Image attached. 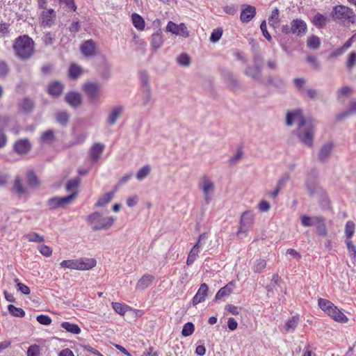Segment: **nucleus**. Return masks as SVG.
<instances>
[{"label":"nucleus","instance_id":"f3484780","mask_svg":"<svg viewBox=\"0 0 356 356\" xmlns=\"http://www.w3.org/2000/svg\"><path fill=\"white\" fill-rule=\"evenodd\" d=\"M209 288L207 284L202 283L199 289L197 290L196 294L192 299V304L193 305H196L203 301H204L206 297L207 296Z\"/></svg>","mask_w":356,"mask_h":356},{"label":"nucleus","instance_id":"6e6d98bb","mask_svg":"<svg viewBox=\"0 0 356 356\" xmlns=\"http://www.w3.org/2000/svg\"><path fill=\"white\" fill-rule=\"evenodd\" d=\"M26 238L30 242L42 243L44 241V236L36 232H31L26 234Z\"/></svg>","mask_w":356,"mask_h":356},{"label":"nucleus","instance_id":"49530a36","mask_svg":"<svg viewBox=\"0 0 356 356\" xmlns=\"http://www.w3.org/2000/svg\"><path fill=\"white\" fill-rule=\"evenodd\" d=\"M316 233L319 236H326L327 234V228L325 223V218L321 217L316 224Z\"/></svg>","mask_w":356,"mask_h":356},{"label":"nucleus","instance_id":"5fc2aeb1","mask_svg":"<svg viewBox=\"0 0 356 356\" xmlns=\"http://www.w3.org/2000/svg\"><path fill=\"white\" fill-rule=\"evenodd\" d=\"M113 193H105L102 197H101L96 202L95 205L97 207H102L105 204H106L107 203H108L109 202H111V200H112L113 198Z\"/></svg>","mask_w":356,"mask_h":356},{"label":"nucleus","instance_id":"a19ab883","mask_svg":"<svg viewBox=\"0 0 356 356\" xmlns=\"http://www.w3.org/2000/svg\"><path fill=\"white\" fill-rule=\"evenodd\" d=\"M327 22V18L323 14L317 13L312 19L313 24L317 28H323Z\"/></svg>","mask_w":356,"mask_h":356},{"label":"nucleus","instance_id":"37998d69","mask_svg":"<svg viewBox=\"0 0 356 356\" xmlns=\"http://www.w3.org/2000/svg\"><path fill=\"white\" fill-rule=\"evenodd\" d=\"M13 188L15 192L19 195H24L26 193V188L23 186L22 179L19 177H17L15 178Z\"/></svg>","mask_w":356,"mask_h":356},{"label":"nucleus","instance_id":"4c0bfd02","mask_svg":"<svg viewBox=\"0 0 356 356\" xmlns=\"http://www.w3.org/2000/svg\"><path fill=\"white\" fill-rule=\"evenodd\" d=\"M131 19L136 29L140 31H142L145 29V21L140 15L137 13H133L131 15Z\"/></svg>","mask_w":356,"mask_h":356},{"label":"nucleus","instance_id":"72a5a7b5","mask_svg":"<svg viewBox=\"0 0 356 356\" xmlns=\"http://www.w3.org/2000/svg\"><path fill=\"white\" fill-rule=\"evenodd\" d=\"M55 117L56 122L62 126H66L70 120V114L66 111L57 112Z\"/></svg>","mask_w":356,"mask_h":356},{"label":"nucleus","instance_id":"7c9ffc66","mask_svg":"<svg viewBox=\"0 0 356 356\" xmlns=\"http://www.w3.org/2000/svg\"><path fill=\"white\" fill-rule=\"evenodd\" d=\"M81 179L79 177H75L74 179H70L66 185V191L67 192H71V194H76V196L78 194L77 188L80 184Z\"/></svg>","mask_w":356,"mask_h":356},{"label":"nucleus","instance_id":"0e129e2a","mask_svg":"<svg viewBox=\"0 0 356 356\" xmlns=\"http://www.w3.org/2000/svg\"><path fill=\"white\" fill-rule=\"evenodd\" d=\"M222 29L221 28H218L214 29L210 36V40L213 42H218L222 35Z\"/></svg>","mask_w":356,"mask_h":356},{"label":"nucleus","instance_id":"8fccbe9b","mask_svg":"<svg viewBox=\"0 0 356 356\" xmlns=\"http://www.w3.org/2000/svg\"><path fill=\"white\" fill-rule=\"evenodd\" d=\"M299 318L298 316H293L289 318L285 323L284 328L286 331H293L298 325Z\"/></svg>","mask_w":356,"mask_h":356},{"label":"nucleus","instance_id":"b1692460","mask_svg":"<svg viewBox=\"0 0 356 356\" xmlns=\"http://www.w3.org/2000/svg\"><path fill=\"white\" fill-rule=\"evenodd\" d=\"M234 287V282H229L225 286L220 288L215 296V300L217 301L225 296H228L233 291Z\"/></svg>","mask_w":356,"mask_h":356},{"label":"nucleus","instance_id":"603ef678","mask_svg":"<svg viewBox=\"0 0 356 356\" xmlns=\"http://www.w3.org/2000/svg\"><path fill=\"white\" fill-rule=\"evenodd\" d=\"M194 331L195 326L193 323L191 322H188L184 325L181 330V334L183 337H189L194 332Z\"/></svg>","mask_w":356,"mask_h":356},{"label":"nucleus","instance_id":"f8f14e48","mask_svg":"<svg viewBox=\"0 0 356 356\" xmlns=\"http://www.w3.org/2000/svg\"><path fill=\"white\" fill-rule=\"evenodd\" d=\"M35 107L34 100L29 97H24L17 103L18 111L26 115L32 113Z\"/></svg>","mask_w":356,"mask_h":356},{"label":"nucleus","instance_id":"a878e982","mask_svg":"<svg viewBox=\"0 0 356 356\" xmlns=\"http://www.w3.org/2000/svg\"><path fill=\"white\" fill-rule=\"evenodd\" d=\"M63 85L58 81L51 83L48 86V93L54 97H59L63 90Z\"/></svg>","mask_w":356,"mask_h":356},{"label":"nucleus","instance_id":"58836bf2","mask_svg":"<svg viewBox=\"0 0 356 356\" xmlns=\"http://www.w3.org/2000/svg\"><path fill=\"white\" fill-rule=\"evenodd\" d=\"M55 2H58L59 4H64L65 8L68 12H76L77 10V6L75 3V0H54Z\"/></svg>","mask_w":356,"mask_h":356},{"label":"nucleus","instance_id":"4d7b16f0","mask_svg":"<svg viewBox=\"0 0 356 356\" xmlns=\"http://www.w3.org/2000/svg\"><path fill=\"white\" fill-rule=\"evenodd\" d=\"M177 63L183 67H188L191 63V58L186 54H181L177 58Z\"/></svg>","mask_w":356,"mask_h":356},{"label":"nucleus","instance_id":"7ed1b4c3","mask_svg":"<svg viewBox=\"0 0 356 356\" xmlns=\"http://www.w3.org/2000/svg\"><path fill=\"white\" fill-rule=\"evenodd\" d=\"M48 0H37L38 9L41 12L39 14L40 25L44 28H50L56 22V12L53 8H47Z\"/></svg>","mask_w":356,"mask_h":356},{"label":"nucleus","instance_id":"864d4df0","mask_svg":"<svg viewBox=\"0 0 356 356\" xmlns=\"http://www.w3.org/2000/svg\"><path fill=\"white\" fill-rule=\"evenodd\" d=\"M112 307L116 313L122 316L127 312L129 307L125 304L120 302H112Z\"/></svg>","mask_w":356,"mask_h":356},{"label":"nucleus","instance_id":"4be33fe9","mask_svg":"<svg viewBox=\"0 0 356 356\" xmlns=\"http://www.w3.org/2000/svg\"><path fill=\"white\" fill-rule=\"evenodd\" d=\"M88 138L86 132H80L74 134V140L64 145L65 148L68 149L75 145H82Z\"/></svg>","mask_w":356,"mask_h":356},{"label":"nucleus","instance_id":"f03ea898","mask_svg":"<svg viewBox=\"0 0 356 356\" xmlns=\"http://www.w3.org/2000/svg\"><path fill=\"white\" fill-rule=\"evenodd\" d=\"M316 134V125L311 120L302 118L298 122L296 136L299 140L308 147H313Z\"/></svg>","mask_w":356,"mask_h":356},{"label":"nucleus","instance_id":"a211bd4d","mask_svg":"<svg viewBox=\"0 0 356 356\" xmlns=\"http://www.w3.org/2000/svg\"><path fill=\"white\" fill-rule=\"evenodd\" d=\"M31 145L28 139H21L15 142L14 149L18 154H25L31 149Z\"/></svg>","mask_w":356,"mask_h":356},{"label":"nucleus","instance_id":"aec40b11","mask_svg":"<svg viewBox=\"0 0 356 356\" xmlns=\"http://www.w3.org/2000/svg\"><path fill=\"white\" fill-rule=\"evenodd\" d=\"M302 118H305L302 115V111L300 109L288 112L286 115V124L289 127L292 126L294 122L298 121V123Z\"/></svg>","mask_w":356,"mask_h":356},{"label":"nucleus","instance_id":"bb28decb","mask_svg":"<svg viewBox=\"0 0 356 356\" xmlns=\"http://www.w3.org/2000/svg\"><path fill=\"white\" fill-rule=\"evenodd\" d=\"M154 280V277L153 275L145 274L138 281L136 288L140 290H144L152 284Z\"/></svg>","mask_w":356,"mask_h":356},{"label":"nucleus","instance_id":"13d9d810","mask_svg":"<svg viewBox=\"0 0 356 356\" xmlns=\"http://www.w3.org/2000/svg\"><path fill=\"white\" fill-rule=\"evenodd\" d=\"M307 46L312 49H318L320 46L319 38L312 35L307 40Z\"/></svg>","mask_w":356,"mask_h":356},{"label":"nucleus","instance_id":"9d476101","mask_svg":"<svg viewBox=\"0 0 356 356\" xmlns=\"http://www.w3.org/2000/svg\"><path fill=\"white\" fill-rule=\"evenodd\" d=\"M76 198V194H70L65 197L55 196L47 201V205L50 209H55L70 204Z\"/></svg>","mask_w":356,"mask_h":356},{"label":"nucleus","instance_id":"c756f323","mask_svg":"<svg viewBox=\"0 0 356 356\" xmlns=\"http://www.w3.org/2000/svg\"><path fill=\"white\" fill-rule=\"evenodd\" d=\"M56 140L54 131L52 129H48L44 131L40 136V142L51 145Z\"/></svg>","mask_w":356,"mask_h":356},{"label":"nucleus","instance_id":"052dcab7","mask_svg":"<svg viewBox=\"0 0 356 356\" xmlns=\"http://www.w3.org/2000/svg\"><path fill=\"white\" fill-rule=\"evenodd\" d=\"M243 152L241 147L238 148L236 154L229 159V163L230 165H235L238 161L242 159Z\"/></svg>","mask_w":356,"mask_h":356},{"label":"nucleus","instance_id":"39448f33","mask_svg":"<svg viewBox=\"0 0 356 356\" xmlns=\"http://www.w3.org/2000/svg\"><path fill=\"white\" fill-rule=\"evenodd\" d=\"M86 220L93 231L109 229L115 218L112 216L104 217L101 213L95 211L87 216Z\"/></svg>","mask_w":356,"mask_h":356},{"label":"nucleus","instance_id":"79ce46f5","mask_svg":"<svg viewBox=\"0 0 356 356\" xmlns=\"http://www.w3.org/2000/svg\"><path fill=\"white\" fill-rule=\"evenodd\" d=\"M82 72L81 67L76 64H72L69 68V76L72 79H76Z\"/></svg>","mask_w":356,"mask_h":356},{"label":"nucleus","instance_id":"2eb2a0df","mask_svg":"<svg viewBox=\"0 0 356 356\" xmlns=\"http://www.w3.org/2000/svg\"><path fill=\"white\" fill-rule=\"evenodd\" d=\"M65 101L72 108L79 107L82 103V97L81 94L76 91L68 92L65 97Z\"/></svg>","mask_w":356,"mask_h":356},{"label":"nucleus","instance_id":"1a4fd4ad","mask_svg":"<svg viewBox=\"0 0 356 356\" xmlns=\"http://www.w3.org/2000/svg\"><path fill=\"white\" fill-rule=\"evenodd\" d=\"M199 188L202 191L204 200L207 204H209L212 195L215 191V185L214 183L207 176H204L199 184Z\"/></svg>","mask_w":356,"mask_h":356},{"label":"nucleus","instance_id":"393cba45","mask_svg":"<svg viewBox=\"0 0 356 356\" xmlns=\"http://www.w3.org/2000/svg\"><path fill=\"white\" fill-rule=\"evenodd\" d=\"M245 75L252 77L254 80L261 81V70L259 66H248L244 71Z\"/></svg>","mask_w":356,"mask_h":356},{"label":"nucleus","instance_id":"ddd939ff","mask_svg":"<svg viewBox=\"0 0 356 356\" xmlns=\"http://www.w3.org/2000/svg\"><path fill=\"white\" fill-rule=\"evenodd\" d=\"M80 49L82 54L86 57L92 58L97 54L96 44L92 40L83 42Z\"/></svg>","mask_w":356,"mask_h":356},{"label":"nucleus","instance_id":"69168bd1","mask_svg":"<svg viewBox=\"0 0 356 356\" xmlns=\"http://www.w3.org/2000/svg\"><path fill=\"white\" fill-rule=\"evenodd\" d=\"M10 71L8 65L4 60H0V78H5Z\"/></svg>","mask_w":356,"mask_h":356},{"label":"nucleus","instance_id":"c9c22d12","mask_svg":"<svg viewBox=\"0 0 356 356\" xmlns=\"http://www.w3.org/2000/svg\"><path fill=\"white\" fill-rule=\"evenodd\" d=\"M321 216H302L301 217V223L304 227H311L316 225L318 221L320 220Z\"/></svg>","mask_w":356,"mask_h":356},{"label":"nucleus","instance_id":"f704fd0d","mask_svg":"<svg viewBox=\"0 0 356 356\" xmlns=\"http://www.w3.org/2000/svg\"><path fill=\"white\" fill-rule=\"evenodd\" d=\"M26 181L28 185L31 188H35L40 184L38 177L33 170L27 172Z\"/></svg>","mask_w":356,"mask_h":356},{"label":"nucleus","instance_id":"412c9836","mask_svg":"<svg viewBox=\"0 0 356 356\" xmlns=\"http://www.w3.org/2000/svg\"><path fill=\"white\" fill-rule=\"evenodd\" d=\"M333 147L332 143H327L321 147L318 154V159L321 162H325L328 159L333 149Z\"/></svg>","mask_w":356,"mask_h":356},{"label":"nucleus","instance_id":"e433bc0d","mask_svg":"<svg viewBox=\"0 0 356 356\" xmlns=\"http://www.w3.org/2000/svg\"><path fill=\"white\" fill-rule=\"evenodd\" d=\"M318 307L327 314L331 309H333L334 305L329 300L324 298H318Z\"/></svg>","mask_w":356,"mask_h":356},{"label":"nucleus","instance_id":"680f3d73","mask_svg":"<svg viewBox=\"0 0 356 356\" xmlns=\"http://www.w3.org/2000/svg\"><path fill=\"white\" fill-rule=\"evenodd\" d=\"M307 61L310 63L314 70H319L321 69V64L316 56L313 55L307 56Z\"/></svg>","mask_w":356,"mask_h":356},{"label":"nucleus","instance_id":"ea45409f","mask_svg":"<svg viewBox=\"0 0 356 356\" xmlns=\"http://www.w3.org/2000/svg\"><path fill=\"white\" fill-rule=\"evenodd\" d=\"M305 184L309 195L314 196L318 187L317 181L315 179H308Z\"/></svg>","mask_w":356,"mask_h":356},{"label":"nucleus","instance_id":"2f4dec72","mask_svg":"<svg viewBox=\"0 0 356 356\" xmlns=\"http://www.w3.org/2000/svg\"><path fill=\"white\" fill-rule=\"evenodd\" d=\"M152 98V92L150 86H146L141 88L142 105L146 106Z\"/></svg>","mask_w":356,"mask_h":356},{"label":"nucleus","instance_id":"09e8293b","mask_svg":"<svg viewBox=\"0 0 356 356\" xmlns=\"http://www.w3.org/2000/svg\"><path fill=\"white\" fill-rule=\"evenodd\" d=\"M8 310L12 316L15 317L22 318L25 316V312L23 309L17 307L13 305H9L8 306Z\"/></svg>","mask_w":356,"mask_h":356},{"label":"nucleus","instance_id":"6e6552de","mask_svg":"<svg viewBox=\"0 0 356 356\" xmlns=\"http://www.w3.org/2000/svg\"><path fill=\"white\" fill-rule=\"evenodd\" d=\"M254 214L252 211H244L240 218L239 227L236 235L239 238L247 236L250 229L253 225Z\"/></svg>","mask_w":356,"mask_h":356},{"label":"nucleus","instance_id":"e2e57ef3","mask_svg":"<svg viewBox=\"0 0 356 356\" xmlns=\"http://www.w3.org/2000/svg\"><path fill=\"white\" fill-rule=\"evenodd\" d=\"M356 64V51H352L348 56V60L346 63V67L348 70H351L352 68Z\"/></svg>","mask_w":356,"mask_h":356},{"label":"nucleus","instance_id":"dca6fc26","mask_svg":"<svg viewBox=\"0 0 356 356\" xmlns=\"http://www.w3.org/2000/svg\"><path fill=\"white\" fill-rule=\"evenodd\" d=\"M256 15V8L251 5H245V8L242 10L240 15V19L243 23H248Z\"/></svg>","mask_w":356,"mask_h":356},{"label":"nucleus","instance_id":"774afa93","mask_svg":"<svg viewBox=\"0 0 356 356\" xmlns=\"http://www.w3.org/2000/svg\"><path fill=\"white\" fill-rule=\"evenodd\" d=\"M40 253L46 257H49L52 254V249L46 245H39L38 248Z\"/></svg>","mask_w":356,"mask_h":356},{"label":"nucleus","instance_id":"c85d7f7f","mask_svg":"<svg viewBox=\"0 0 356 356\" xmlns=\"http://www.w3.org/2000/svg\"><path fill=\"white\" fill-rule=\"evenodd\" d=\"M353 114H356V100L350 101L348 110L338 114L337 118L338 120H342L350 115Z\"/></svg>","mask_w":356,"mask_h":356},{"label":"nucleus","instance_id":"6ab92c4d","mask_svg":"<svg viewBox=\"0 0 356 356\" xmlns=\"http://www.w3.org/2000/svg\"><path fill=\"white\" fill-rule=\"evenodd\" d=\"M124 108L122 106H117L113 108L108 113L106 120L107 123L111 126L115 124L118 119L122 114Z\"/></svg>","mask_w":356,"mask_h":356},{"label":"nucleus","instance_id":"de8ad7c7","mask_svg":"<svg viewBox=\"0 0 356 356\" xmlns=\"http://www.w3.org/2000/svg\"><path fill=\"white\" fill-rule=\"evenodd\" d=\"M200 252V249H197V248L193 247L191 251L188 253L187 259H186V264L188 266L192 265L194 261L197 259L199 253Z\"/></svg>","mask_w":356,"mask_h":356},{"label":"nucleus","instance_id":"0eeeda50","mask_svg":"<svg viewBox=\"0 0 356 356\" xmlns=\"http://www.w3.org/2000/svg\"><path fill=\"white\" fill-rule=\"evenodd\" d=\"M281 31L286 35L293 34L298 37H302L307 31V25L303 19H295L291 22L290 25H282Z\"/></svg>","mask_w":356,"mask_h":356},{"label":"nucleus","instance_id":"c03bdc74","mask_svg":"<svg viewBox=\"0 0 356 356\" xmlns=\"http://www.w3.org/2000/svg\"><path fill=\"white\" fill-rule=\"evenodd\" d=\"M266 266V261L264 259H256L252 266V270L255 273H261Z\"/></svg>","mask_w":356,"mask_h":356},{"label":"nucleus","instance_id":"a18cd8bd","mask_svg":"<svg viewBox=\"0 0 356 356\" xmlns=\"http://www.w3.org/2000/svg\"><path fill=\"white\" fill-rule=\"evenodd\" d=\"M355 230V225L351 221L348 220L345 225V234L346 237V240H350L353 237Z\"/></svg>","mask_w":356,"mask_h":356},{"label":"nucleus","instance_id":"cd10ccee","mask_svg":"<svg viewBox=\"0 0 356 356\" xmlns=\"http://www.w3.org/2000/svg\"><path fill=\"white\" fill-rule=\"evenodd\" d=\"M163 42L164 40L160 31L152 35L151 44L154 50L161 48L163 44Z\"/></svg>","mask_w":356,"mask_h":356},{"label":"nucleus","instance_id":"9b49d317","mask_svg":"<svg viewBox=\"0 0 356 356\" xmlns=\"http://www.w3.org/2000/svg\"><path fill=\"white\" fill-rule=\"evenodd\" d=\"M100 88V85L96 83H86L83 86V90L90 102L98 99Z\"/></svg>","mask_w":356,"mask_h":356},{"label":"nucleus","instance_id":"20e7f679","mask_svg":"<svg viewBox=\"0 0 356 356\" xmlns=\"http://www.w3.org/2000/svg\"><path fill=\"white\" fill-rule=\"evenodd\" d=\"M330 15L334 22L341 24H353L355 21V14L353 9L343 5L334 6Z\"/></svg>","mask_w":356,"mask_h":356},{"label":"nucleus","instance_id":"338daca9","mask_svg":"<svg viewBox=\"0 0 356 356\" xmlns=\"http://www.w3.org/2000/svg\"><path fill=\"white\" fill-rule=\"evenodd\" d=\"M26 354L27 356H39L40 354V346L37 344L30 346Z\"/></svg>","mask_w":356,"mask_h":356},{"label":"nucleus","instance_id":"f257e3e1","mask_svg":"<svg viewBox=\"0 0 356 356\" xmlns=\"http://www.w3.org/2000/svg\"><path fill=\"white\" fill-rule=\"evenodd\" d=\"M13 49L16 57L22 60L30 58L34 53L35 43L28 35H23L15 39Z\"/></svg>","mask_w":356,"mask_h":356},{"label":"nucleus","instance_id":"4468645a","mask_svg":"<svg viewBox=\"0 0 356 356\" xmlns=\"http://www.w3.org/2000/svg\"><path fill=\"white\" fill-rule=\"evenodd\" d=\"M105 145L100 143H94L89 149V156L92 163H97L100 159Z\"/></svg>","mask_w":356,"mask_h":356},{"label":"nucleus","instance_id":"423d86ee","mask_svg":"<svg viewBox=\"0 0 356 356\" xmlns=\"http://www.w3.org/2000/svg\"><path fill=\"white\" fill-rule=\"evenodd\" d=\"M97 264V261L93 258L82 257L76 259L63 260L60 266L62 268L78 270H88L94 268Z\"/></svg>","mask_w":356,"mask_h":356},{"label":"nucleus","instance_id":"3c124183","mask_svg":"<svg viewBox=\"0 0 356 356\" xmlns=\"http://www.w3.org/2000/svg\"><path fill=\"white\" fill-rule=\"evenodd\" d=\"M150 173V166L149 165H146L141 168L136 174V179L138 181H142L145 178H146L149 174Z\"/></svg>","mask_w":356,"mask_h":356},{"label":"nucleus","instance_id":"bf43d9fd","mask_svg":"<svg viewBox=\"0 0 356 356\" xmlns=\"http://www.w3.org/2000/svg\"><path fill=\"white\" fill-rule=\"evenodd\" d=\"M225 78L234 90L239 88L240 86L238 81L231 72H227L225 75Z\"/></svg>","mask_w":356,"mask_h":356},{"label":"nucleus","instance_id":"5701e85b","mask_svg":"<svg viewBox=\"0 0 356 356\" xmlns=\"http://www.w3.org/2000/svg\"><path fill=\"white\" fill-rule=\"evenodd\" d=\"M327 315L335 321L341 323H346L348 321V317L335 305L333 307V309H331L330 312L327 313Z\"/></svg>","mask_w":356,"mask_h":356},{"label":"nucleus","instance_id":"473e14b6","mask_svg":"<svg viewBox=\"0 0 356 356\" xmlns=\"http://www.w3.org/2000/svg\"><path fill=\"white\" fill-rule=\"evenodd\" d=\"M60 327L72 334H78L81 332V329L77 324L71 323L68 321L63 322Z\"/></svg>","mask_w":356,"mask_h":356}]
</instances>
